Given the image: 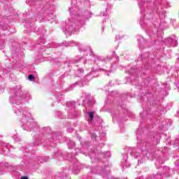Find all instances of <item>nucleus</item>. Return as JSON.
<instances>
[{
  "mask_svg": "<svg viewBox=\"0 0 179 179\" xmlns=\"http://www.w3.org/2000/svg\"><path fill=\"white\" fill-rule=\"evenodd\" d=\"M22 94H23V92H16L14 96L10 97V101L17 104V101H20L21 100L20 96H22Z\"/></svg>",
  "mask_w": 179,
  "mask_h": 179,
  "instance_id": "obj_1",
  "label": "nucleus"
},
{
  "mask_svg": "<svg viewBox=\"0 0 179 179\" xmlns=\"http://www.w3.org/2000/svg\"><path fill=\"white\" fill-rule=\"evenodd\" d=\"M89 116H90V118H91V120H93V118H94V113L89 112Z\"/></svg>",
  "mask_w": 179,
  "mask_h": 179,
  "instance_id": "obj_2",
  "label": "nucleus"
},
{
  "mask_svg": "<svg viewBox=\"0 0 179 179\" xmlns=\"http://www.w3.org/2000/svg\"><path fill=\"white\" fill-rule=\"evenodd\" d=\"M28 78H29V80H34V76H33V75H29V76H28Z\"/></svg>",
  "mask_w": 179,
  "mask_h": 179,
  "instance_id": "obj_3",
  "label": "nucleus"
},
{
  "mask_svg": "<svg viewBox=\"0 0 179 179\" xmlns=\"http://www.w3.org/2000/svg\"><path fill=\"white\" fill-rule=\"evenodd\" d=\"M15 114H17V115H19L20 114V110L17 109V110H15Z\"/></svg>",
  "mask_w": 179,
  "mask_h": 179,
  "instance_id": "obj_4",
  "label": "nucleus"
},
{
  "mask_svg": "<svg viewBox=\"0 0 179 179\" xmlns=\"http://www.w3.org/2000/svg\"><path fill=\"white\" fill-rule=\"evenodd\" d=\"M20 179H29L27 176H22Z\"/></svg>",
  "mask_w": 179,
  "mask_h": 179,
  "instance_id": "obj_5",
  "label": "nucleus"
}]
</instances>
